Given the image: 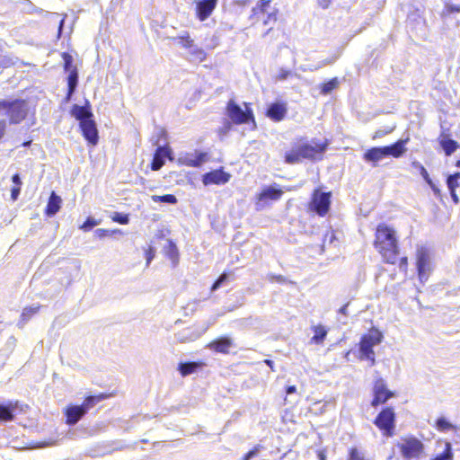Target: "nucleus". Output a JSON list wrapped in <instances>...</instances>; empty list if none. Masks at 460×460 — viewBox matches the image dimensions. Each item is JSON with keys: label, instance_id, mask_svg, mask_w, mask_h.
I'll return each mask as SVG.
<instances>
[{"label": "nucleus", "instance_id": "6e6d98bb", "mask_svg": "<svg viewBox=\"0 0 460 460\" xmlns=\"http://www.w3.org/2000/svg\"><path fill=\"white\" fill-rule=\"evenodd\" d=\"M430 188L432 189L435 196L437 197H441V192H440V190L435 185V183L432 181V180H430V182H427Z\"/></svg>", "mask_w": 460, "mask_h": 460}, {"label": "nucleus", "instance_id": "37998d69", "mask_svg": "<svg viewBox=\"0 0 460 460\" xmlns=\"http://www.w3.org/2000/svg\"><path fill=\"white\" fill-rule=\"evenodd\" d=\"M228 277V273L223 272L213 283L211 287V292H215L217 289H218L226 281H227Z\"/></svg>", "mask_w": 460, "mask_h": 460}, {"label": "nucleus", "instance_id": "6e6552de", "mask_svg": "<svg viewBox=\"0 0 460 460\" xmlns=\"http://www.w3.org/2000/svg\"><path fill=\"white\" fill-rule=\"evenodd\" d=\"M331 196L330 191H323L321 189L315 190L309 204L310 209L321 217L325 216L330 209Z\"/></svg>", "mask_w": 460, "mask_h": 460}, {"label": "nucleus", "instance_id": "69168bd1", "mask_svg": "<svg viewBox=\"0 0 460 460\" xmlns=\"http://www.w3.org/2000/svg\"><path fill=\"white\" fill-rule=\"evenodd\" d=\"M407 266V258L406 257H403L401 259V261H400V268L402 269V268H406Z\"/></svg>", "mask_w": 460, "mask_h": 460}, {"label": "nucleus", "instance_id": "c03bdc74", "mask_svg": "<svg viewBox=\"0 0 460 460\" xmlns=\"http://www.w3.org/2000/svg\"><path fill=\"white\" fill-rule=\"evenodd\" d=\"M412 166L420 171V173L421 174V176L423 177V179L425 180L426 182H430L431 179H430L427 170L420 163L414 161V162H412Z\"/></svg>", "mask_w": 460, "mask_h": 460}, {"label": "nucleus", "instance_id": "6ab92c4d", "mask_svg": "<svg viewBox=\"0 0 460 460\" xmlns=\"http://www.w3.org/2000/svg\"><path fill=\"white\" fill-rule=\"evenodd\" d=\"M71 115L79 121V123L84 121V119H89L93 117V114L91 111L90 103L86 101L85 105L80 106L78 104H74L71 109Z\"/></svg>", "mask_w": 460, "mask_h": 460}, {"label": "nucleus", "instance_id": "4c0bfd02", "mask_svg": "<svg viewBox=\"0 0 460 460\" xmlns=\"http://www.w3.org/2000/svg\"><path fill=\"white\" fill-rule=\"evenodd\" d=\"M453 459V453L451 448V444L449 442L446 443V448L443 453L438 455L436 457H434L431 460H452Z\"/></svg>", "mask_w": 460, "mask_h": 460}, {"label": "nucleus", "instance_id": "49530a36", "mask_svg": "<svg viewBox=\"0 0 460 460\" xmlns=\"http://www.w3.org/2000/svg\"><path fill=\"white\" fill-rule=\"evenodd\" d=\"M95 226H97V221L93 217H87L80 228L84 231H90Z\"/></svg>", "mask_w": 460, "mask_h": 460}, {"label": "nucleus", "instance_id": "c85d7f7f", "mask_svg": "<svg viewBox=\"0 0 460 460\" xmlns=\"http://www.w3.org/2000/svg\"><path fill=\"white\" fill-rule=\"evenodd\" d=\"M173 40H178V43L184 49H190L194 45V40L190 38L188 31H183L177 37L172 38Z\"/></svg>", "mask_w": 460, "mask_h": 460}, {"label": "nucleus", "instance_id": "79ce46f5", "mask_svg": "<svg viewBox=\"0 0 460 460\" xmlns=\"http://www.w3.org/2000/svg\"><path fill=\"white\" fill-rule=\"evenodd\" d=\"M111 219L114 222H117L121 225H127L129 222L128 215L120 212H114L113 216L111 217Z\"/></svg>", "mask_w": 460, "mask_h": 460}, {"label": "nucleus", "instance_id": "dca6fc26", "mask_svg": "<svg viewBox=\"0 0 460 460\" xmlns=\"http://www.w3.org/2000/svg\"><path fill=\"white\" fill-rule=\"evenodd\" d=\"M196 16L200 22L207 20L217 4V0H195Z\"/></svg>", "mask_w": 460, "mask_h": 460}, {"label": "nucleus", "instance_id": "20e7f679", "mask_svg": "<svg viewBox=\"0 0 460 460\" xmlns=\"http://www.w3.org/2000/svg\"><path fill=\"white\" fill-rule=\"evenodd\" d=\"M108 397L105 394H100L98 395H90L87 396L84 402L80 405L78 404H70L66 407L65 411V415L66 418V424L69 426L75 425L87 412L90 409L94 407L96 403L102 402V400Z\"/></svg>", "mask_w": 460, "mask_h": 460}, {"label": "nucleus", "instance_id": "4be33fe9", "mask_svg": "<svg viewBox=\"0 0 460 460\" xmlns=\"http://www.w3.org/2000/svg\"><path fill=\"white\" fill-rule=\"evenodd\" d=\"M61 202V198L52 191L45 208L46 215L49 217H54L60 209Z\"/></svg>", "mask_w": 460, "mask_h": 460}, {"label": "nucleus", "instance_id": "ea45409f", "mask_svg": "<svg viewBox=\"0 0 460 460\" xmlns=\"http://www.w3.org/2000/svg\"><path fill=\"white\" fill-rule=\"evenodd\" d=\"M62 58L64 60V70L66 72H70L75 67L73 66V62H74L73 57L67 52H63Z\"/></svg>", "mask_w": 460, "mask_h": 460}, {"label": "nucleus", "instance_id": "ddd939ff", "mask_svg": "<svg viewBox=\"0 0 460 460\" xmlns=\"http://www.w3.org/2000/svg\"><path fill=\"white\" fill-rule=\"evenodd\" d=\"M374 398L371 402L373 407L386 402L394 396V393L388 390L386 384L383 378H377L373 387Z\"/></svg>", "mask_w": 460, "mask_h": 460}, {"label": "nucleus", "instance_id": "7c9ffc66", "mask_svg": "<svg viewBox=\"0 0 460 460\" xmlns=\"http://www.w3.org/2000/svg\"><path fill=\"white\" fill-rule=\"evenodd\" d=\"M199 334L190 329L183 330L176 334V339L180 342L192 341L198 339Z\"/></svg>", "mask_w": 460, "mask_h": 460}, {"label": "nucleus", "instance_id": "4468645a", "mask_svg": "<svg viewBox=\"0 0 460 460\" xmlns=\"http://www.w3.org/2000/svg\"><path fill=\"white\" fill-rule=\"evenodd\" d=\"M155 145L157 146V147L151 163V169L153 171H158L165 164L166 158L172 159V149L167 144H158V141L155 143Z\"/></svg>", "mask_w": 460, "mask_h": 460}, {"label": "nucleus", "instance_id": "423d86ee", "mask_svg": "<svg viewBox=\"0 0 460 460\" xmlns=\"http://www.w3.org/2000/svg\"><path fill=\"white\" fill-rule=\"evenodd\" d=\"M270 0H261L256 6L252 10V14L249 17L252 25L257 23L259 21H262L264 25H269L270 22H276V14L270 13Z\"/></svg>", "mask_w": 460, "mask_h": 460}, {"label": "nucleus", "instance_id": "2eb2a0df", "mask_svg": "<svg viewBox=\"0 0 460 460\" xmlns=\"http://www.w3.org/2000/svg\"><path fill=\"white\" fill-rule=\"evenodd\" d=\"M231 175L222 168L206 172L202 176V182L205 186L216 184L223 185L229 181Z\"/></svg>", "mask_w": 460, "mask_h": 460}, {"label": "nucleus", "instance_id": "58836bf2", "mask_svg": "<svg viewBox=\"0 0 460 460\" xmlns=\"http://www.w3.org/2000/svg\"><path fill=\"white\" fill-rule=\"evenodd\" d=\"M338 85H339V80L337 78H332L322 85L321 92L323 94H329L332 90L337 88Z\"/></svg>", "mask_w": 460, "mask_h": 460}, {"label": "nucleus", "instance_id": "e433bc0d", "mask_svg": "<svg viewBox=\"0 0 460 460\" xmlns=\"http://www.w3.org/2000/svg\"><path fill=\"white\" fill-rule=\"evenodd\" d=\"M460 178V172L451 174L447 179V185L449 191L456 190L459 187L458 179Z\"/></svg>", "mask_w": 460, "mask_h": 460}, {"label": "nucleus", "instance_id": "b1692460", "mask_svg": "<svg viewBox=\"0 0 460 460\" xmlns=\"http://www.w3.org/2000/svg\"><path fill=\"white\" fill-rule=\"evenodd\" d=\"M386 150L387 149H385V146L373 147L364 154V158L367 162L376 163L385 157H387Z\"/></svg>", "mask_w": 460, "mask_h": 460}, {"label": "nucleus", "instance_id": "9d476101", "mask_svg": "<svg viewBox=\"0 0 460 460\" xmlns=\"http://www.w3.org/2000/svg\"><path fill=\"white\" fill-rule=\"evenodd\" d=\"M284 191L277 185L267 186L257 195L255 201L256 210L263 209L270 201L279 199Z\"/></svg>", "mask_w": 460, "mask_h": 460}, {"label": "nucleus", "instance_id": "338daca9", "mask_svg": "<svg viewBox=\"0 0 460 460\" xmlns=\"http://www.w3.org/2000/svg\"><path fill=\"white\" fill-rule=\"evenodd\" d=\"M64 22H65V18H62L60 21H59V25H58V35H60L61 33V31L63 29V26H64Z\"/></svg>", "mask_w": 460, "mask_h": 460}, {"label": "nucleus", "instance_id": "864d4df0", "mask_svg": "<svg viewBox=\"0 0 460 460\" xmlns=\"http://www.w3.org/2000/svg\"><path fill=\"white\" fill-rule=\"evenodd\" d=\"M155 257V251L150 247L146 251V266H149Z\"/></svg>", "mask_w": 460, "mask_h": 460}, {"label": "nucleus", "instance_id": "0eeeda50", "mask_svg": "<svg viewBox=\"0 0 460 460\" xmlns=\"http://www.w3.org/2000/svg\"><path fill=\"white\" fill-rule=\"evenodd\" d=\"M395 413L392 407H386L376 416L374 423L386 437H392L394 429Z\"/></svg>", "mask_w": 460, "mask_h": 460}, {"label": "nucleus", "instance_id": "09e8293b", "mask_svg": "<svg viewBox=\"0 0 460 460\" xmlns=\"http://www.w3.org/2000/svg\"><path fill=\"white\" fill-rule=\"evenodd\" d=\"M336 241V236L334 233L332 231L330 233H327L324 236L323 242V247H326L327 245L332 244Z\"/></svg>", "mask_w": 460, "mask_h": 460}, {"label": "nucleus", "instance_id": "5701e85b", "mask_svg": "<svg viewBox=\"0 0 460 460\" xmlns=\"http://www.w3.org/2000/svg\"><path fill=\"white\" fill-rule=\"evenodd\" d=\"M16 406L17 402L13 403V402L0 403V421L7 422L13 420Z\"/></svg>", "mask_w": 460, "mask_h": 460}, {"label": "nucleus", "instance_id": "393cba45", "mask_svg": "<svg viewBox=\"0 0 460 460\" xmlns=\"http://www.w3.org/2000/svg\"><path fill=\"white\" fill-rule=\"evenodd\" d=\"M231 346L232 340L229 337H220L209 344L211 349L220 353H228Z\"/></svg>", "mask_w": 460, "mask_h": 460}, {"label": "nucleus", "instance_id": "0e129e2a", "mask_svg": "<svg viewBox=\"0 0 460 460\" xmlns=\"http://www.w3.org/2000/svg\"><path fill=\"white\" fill-rule=\"evenodd\" d=\"M361 359H367V360H369L370 361V365L371 366H374L376 364V358H375V354H372V357H369V358H360Z\"/></svg>", "mask_w": 460, "mask_h": 460}, {"label": "nucleus", "instance_id": "9b49d317", "mask_svg": "<svg viewBox=\"0 0 460 460\" xmlns=\"http://www.w3.org/2000/svg\"><path fill=\"white\" fill-rule=\"evenodd\" d=\"M405 459L418 458L423 451L422 442L415 438H405L398 445Z\"/></svg>", "mask_w": 460, "mask_h": 460}, {"label": "nucleus", "instance_id": "774afa93", "mask_svg": "<svg viewBox=\"0 0 460 460\" xmlns=\"http://www.w3.org/2000/svg\"><path fill=\"white\" fill-rule=\"evenodd\" d=\"M296 392V387L294 385H289V394Z\"/></svg>", "mask_w": 460, "mask_h": 460}, {"label": "nucleus", "instance_id": "de8ad7c7", "mask_svg": "<svg viewBox=\"0 0 460 460\" xmlns=\"http://www.w3.org/2000/svg\"><path fill=\"white\" fill-rule=\"evenodd\" d=\"M261 447L260 445L255 446L252 449H251L248 453H246L243 460H251L252 458L258 456L261 451Z\"/></svg>", "mask_w": 460, "mask_h": 460}, {"label": "nucleus", "instance_id": "4d7b16f0", "mask_svg": "<svg viewBox=\"0 0 460 460\" xmlns=\"http://www.w3.org/2000/svg\"><path fill=\"white\" fill-rule=\"evenodd\" d=\"M12 181L13 183L14 184V186H19L21 187V185L22 184V180H21V177L19 175V173H15L12 176Z\"/></svg>", "mask_w": 460, "mask_h": 460}, {"label": "nucleus", "instance_id": "f3484780", "mask_svg": "<svg viewBox=\"0 0 460 460\" xmlns=\"http://www.w3.org/2000/svg\"><path fill=\"white\" fill-rule=\"evenodd\" d=\"M84 137L88 141L89 144L95 146L99 140L98 130L95 121L93 118L84 119V121L79 123Z\"/></svg>", "mask_w": 460, "mask_h": 460}, {"label": "nucleus", "instance_id": "2f4dec72", "mask_svg": "<svg viewBox=\"0 0 460 460\" xmlns=\"http://www.w3.org/2000/svg\"><path fill=\"white\" fill-rule=\"evenodd\" d=\"M39 308V306L25 307L21 314V321L18 323V325L22 327L29 321L31 315L38 312Z\"/></svg>", "mask_w": 460, "mask_h": 460}, {"label": "nucleus", "instance_id": "13d9d810", "mask_svg": "<svg viewBox=\"0 0 460 460\" xmlns=\"http://www.w3.org/2000/svg\"><path fill=\"white\" fill-rule=\"evenodd\" d=\"M394 128H391L390 130L388 131H385V130H382V129H379L377 131H376L375 135H374V138H377V137H384L385 135L390 133L393 131Z\"/></svg>", "mask_w": 460, "mask_h": 460}, {"label": "nucleus", "instance_id": "8fccbe9b", "mask_svg": "<svg viewBox=\"0 0 460 460\" xmlns=\"http://www.w3.org/2000/svg\"><path fill=\"white\" fill-rule=\"evenodd\" d=\"M117 232H119V230L110 231V230H107V229L98 228V229L95 230V234L99 238H104L105 236L111 235V234H112L114 233H117Z\"/></svg>", "mask_w": 460, "mask_h": 460}, {"label": "nucleus", "instance_id": "f8f14e48", "mask_svg": "<svg viewBox=\"0 0 460 460\" xmlns=\"http://www.w3.org/2000/svg\"><path fill=\"white\" fill-rule=\"evenodd\" d=\"M417 269L420 280L426 281L431 270V262L429 252L425 247H419L417 250Z\"/></svg>", "mask_w": 460, "mask_h": 460}, {"label": "nucleus", "instance_id": "052dcab7", "mask_svg": "<svg viewBox=\"0 0 460 460\" xmlns=\"http://www.w3.org/2000/svg\"><path fill=\"white\" fill-rule=\"evenodd\" d=\"M318 2L319 4L325 9L330 5L332 0H318Z\"/></svg>", "mask_w": 460, "mask_h": 460}, {"label": "nucleus", "instance_id": "e2e57ef3", "mask_svg": "<svg viewBox=\"0 0 460 460\" xmlns=\"http://www.w3.org/2000/svg\"><path fill=\"white\" fill-rule=\"evenodd\" d=\"M450 195H451V198H452L454 203L455 204H458L459 203V198L456 195V190L450 191Z\"/></svg>", "mask_w": 460, "mask_h": 460}, {"label": "nucleus", "instance_id": "5fc2aeb1", "mask_svg": "<svg viewBox=\"0 0 460 460\" xmlns=\"http://www.w3.org/2000/svg\"><path fill=\"white\" fill-rule=\"evenodd\" d=\"M21 193V187L19 186H13L11 189V199L14 201L18 199L19 195Z\"/></svg>", "mask_w": 460, "mask_h": 460}, {"label": "nucleus", "instance_id": "aec40b11", "mask_svg": "<svg viewBox=\"0 0 460 460\" xmlns=\"http://www.w3.org/2000/svg\"><path fill=\"white\" fill-rule=\"evenodd\" d=\"M286 111L285 103L273 102L268 107L267 116L272 120L279 121L284 118Z\"/></svg>", "mask_w": 460, "mask_h": 460}, {"label": "nucleus", "instance_id": "1a4fd4ad", "mask_svg": "<svg viewBox=\"0 0 460 460\" xmlns=\"http://www.w3.org/2000/svg\"><path fill=\"white\" fill-rule=\"evenodd\" d=\"M383 334L376 329H372L370 332L364 335L359 342L360 358L372 357L374 353L373 348L381 343Z\"/></svg>", "mask_w": 460, "mask_h": 460}, {"label": "nucleus", "instance_id": "a19ab883", "mask_svg": "<svg viewBox=\"0 0 460 460\" xmlns=\"http://www.w3.org/2000/svg\"><path fill=\"white\" fill-rule=\"evenodd\" d=\"M454 13H460V5L453 4L447 3L445 4L444 10L442 11L441 15L443 17H446L447 15H450Z\"/></svg>", "mask_w": 460, "mask_h": 460}, {"label": "nucleus", "instance_id": "a878e982", "mask_svg": "<svg viewBox=\"0 0 460 460\" xmlns=\"http://www.w3.org/2000/svg\"><path fill=\"white\" fill-rule=\"evenodd\" d=\"M203 366L201 362L187 361L181 362L178 365V371L182 376H187L190 374L195 373L199 368Z\"/></svg>", "mask_w": 460, "mask_h": 460}, {"label": "nucleus", "instance_id": "cd10ccee", "mask_svg": "<svg viewBox=\"0 0 460 460\" xmlns=\"http://www.w3.org/2000/svg\"><path fill=\"white\" fill-rule=\"evenodd\" d=\"M439 143L447 155H451L459 146L456 141L444 135L441 136Z\"/></svg>", "mask_w": 460, "mask_h": 460}, {"label": "nucleus", "instance_id": "bf43d9fd", "mask_svg": "<svg viewBox=\"0 0 460 460\" xmlns=\"http://www.w3.org/2000/svg\"><path fill=\"white\" fill-rule=\"evenodd\" d=\"M75 91H76L75 88H73L72 91H70V87H67V93H66V98H65V101L66 102H68L72 99V97H73L74 93H75Z\"/></svg>", "mask_w": 460, "mask_h": 460}, {"label": "nucleus", "instance_id": "39448f33", "mask_svg": "<svg viewBox=\"0 0 460 460\" xmlns=\"http://www.w3.org/2000/svg\"><path fill=\"white\" fill-rule=\"evenodd\" d=\"M244 110L234 100H230L226 105V114L231 121L235 125L249 124L252 122L255 126V119L250 103L243 102Z\"/></svg>", "mask_w": 460, "mask_h": 460}, {"label": "nucleus", "instance_id": "c9c22d12", "mask_svg": "<svg viewBox=\"0 0 460 460\" xmlns=\"http://www.w3.org/2000/svg\"><path fill=\"white\" fill-rule=\"evenodd\" d=\"M436 428L439 431H447L449 429L456 430V427L450 423L445 417H440L436 421Z\"/></svg>", "mask_w": 460, "mask_h": 460}, {"label": "nucleus", "instance_id": "72a5a7b5", "mask_svg": "<svg viewBox=\"0 0 460 460\" xmlns=\"http://www.w3.org/2000/svg\"><path fill=\"white\" fill-rule=\"evenodd\" d=\"M165 252L167 257L172 261L173 264H176L178 261V249L172 241H168V245L165 247Z\"/></svg>", "mask_w": 460, "mask_h": 460}, {"label": "nucleus", "instance_id": "a18cd8bd", "mask_svg": "<svg viewBox=\"0 0 460 460\" xmlns=\"http://www.w3.org/2000/svg\"><path fill=\"white\" fill-rule=\"evenodd\" d=\"M307 455L310 456H315L318 460H326V455L323 450H320L318 448L311 447L307 451Z\"/></svg>", "mask_w": 460, "mask_h": 460}, {"label": "nucleus", "instance_id": "603ef678", "mask_svg": "<svg viewBox=\"0 0 460 460\" xmlns=\"http://www.w3.org/2000/svg\"><path fill=\"white\" fill-rule=\"evenodd\" d=\"M349 460H365L356 448H352L349 453Z\"/></svg>", "mask_w": 460, "mask_h": 460}, {"label": "nucleus", "instance_id": "3c124183", "mask_svg": "<svg viewBox=\"0 0 460 460\" xmlns=\"http://www.w3.org/2000/svg\"><path fill=\"white\" fill-rule=\"evenodd\" d=\"M166 131L164 128H159L156 129V137H157V139L155 140V143L158 141V144H161L160 142L162 141V139H164L166 140Z\"/></svg>", "mask_w": 460, "mask_h": 460}, {"label": "nucleus", "instance_id": "7ed1b4c3", "mask_svg": "<svg viewBox=\"0 0 460 460\" xmlns=\"http://www.w3.org/2000/svg\"><path fill=\"white\" fill-rule=\"evenodd\" d=\"M29 112V104L21 98L0 100V115L5 116L11 125H16L24 120Z\"/></svg>", "mask_w": 460, "mask_h": 460}, {"label": "nucleus", "instance_id": "f257e3e1", "mask_svg": "<svg viewBox=\"0 0 460 460\" xmlns=\"http://www.w3.org/2000/svg\"><path fill=\"white\" fill-rule=\"evenodd\" d=\"M375 246L387 263H395L399 251L394 229L384 224L379 225L376 232Z\"/></svg>", "mask_w": 460, "mask_h": 460}, {"label": "nucleus", "instance_id": "f704fd0d", "mask_svg": "<svg viewBox=\"0 0 460 460\" xmlns=\"http://www.w3.org/2000/svg\"><path fill=\"white\" fill-rule=\"evenodd\" d=\"M68 75L66 78L67 82V87H70V91H72L73 88L77 87L78 85V70L76 67H74L70 72H67Z\"/></svg>", "mask_w": 460, "mask_h": 460}, {"label": "nucleus", "instance_id": "c756f323", "mask_svg": "<svg viewBox=\"0 0 460 460\" xmlns=\"http://www.w3.org/2000/svg\"><path fill=\"white\" fill-rule=\"evenodd\" d=\"M190 60L194 62H201L206 58V52L201 48L197 45H193L192 48L190 49Z\"/></svg>", "mask_w": 460, "mask_h": 460}, {"label": "nucleus", "instance_id": "680f3d73", "mask_svg": "<svg viewBox=\"0 0 460 460\" xmlns=\"http://www.w3.org/2000/svg\"><path fill=\"white\" fill-rule=\"evenodd\" d=\"M348 306H349V303L344 305L343 306H341L339 310V313L343 315H348Z\"/></svg>", "mask_w": 460, "mask_h": 460}, {"label": "nucleus", "instance_id": "412c9836", "mask_svg": "<svg viewBox=\"0 0 460 460\" xmlns=\"http://www.w3.org/2000/svg\"><path fill=\"white\" fill-rule=\"evenodd\" d=\"M408 142L409 137H406L405 139L398 140L394 145L385 146V148L387 149V156L391 155L395 158L401 157L407 150L405 145Z\"/></svg>", "mask_w": 460, "mask_h": 460}, {"label": "nucleus", "instance_id": "bb28decb", "mask_svg": "<svg viewBox=\"0 0 460 460\" xmlns=\"http://www.w3.org/2000/svg\"><path fill=\"white\" fill-rule=\"evenodd\" d=\"M312 329L314 336L311 338V342L314 344H322L327 336L328 330L322 324L314 325Z\"/></svg>", "mask_w": 460, "mask_h": 460}, {"label": "nucleus", "instance_id": "f03ea898", "mask_svg": "<svg viewBox=\"0 0 460 460\" xmlns=\"http://www.w3.org/2000/svg\"><path fill=\"white\" fill-rule=\"evenodd\" d=\"M328 146L327 141L312 139L310 142H300L289 150V163H297L303 159L321 160Z\"/></svg>", "mask_w": 460, "mask_h": 460}, {"label": "nucleus", "instance_id": "473e14b6", "mask_svg": "<svg viewBox=\"0 0 460 460\" xmlns=\"http://www.w3.org/2000/svg\"><path fill=\"white\" fill-rule=\"evenodd\" d=\"M151 199L155 203H167L174 205L177 203V198L172 194H165V195H153Z\"/></svg>", "mask_w": 460, "mask_h": 460}, {"label": "nucleus", "instance_id": "a211bd4d", "mask_svg": "<svg viewBox=\"0 0 460 460\" xmlns=\"http://www.w3.org/2000/svg\"><path fill=\"white\" fill-rule=\"evenodd\" d=\"M208 154L206 152H198L186 154L180 159L181 163L190 167H199L208 160Z\"/></svg>", "mask_w": 460, "mask_h": 460}]
</instances>
